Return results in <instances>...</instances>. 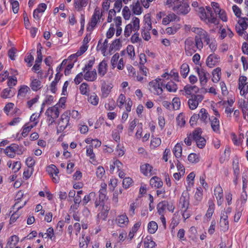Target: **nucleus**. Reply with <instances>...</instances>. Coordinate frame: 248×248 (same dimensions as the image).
I'll list each match as a JSON object with an SVG mask.
<instances>
[{
    "label": "nucleus",
    "instance_id": "obj_1",
    "mask_svg": "<svg viewBox=\"0 0 248 248\" xmlns=\"http://www.w3.org/2000/svg\"><path fill=\"white\" fill-rule=\"evenodd\" d=\"M203 46V42L199 37H195L194 40L192 38L189 37L185 41V50L187 56H192L197 49L201 50Z\"/></svg>",
    "mask_w": 248,
    "mask_h": 248
},
{
    "label": "nucleus",
    "instance_id": "obj_2",
    "mask_svg": "<svg viewBox=\"0 0 248 248\" xmlns=\"http://www.w3.org/2000/svg\"><path fill=\"white\" fill-rule=\"evenodd\" d=\"M165 86L162 82L161 78H156L153 80L149 83L148 89L150 92L155 95H160L162 94L163 89V87Z\"/></svg>",
    "mask_w": 248,
    "mask_h": 248
},
{
    "label": "nucleus",
    "instance_id": "obj_3",
    "mask_svg": "<svg viewBox=\"0 0 248 248\" xmlns=\"http://www.w3.org/2000/svg\"><path fill=\"white\" fill-rule=\"evenodd\" d=\"M140 29V19L138 17H134L132 18L130 23L127 24L124 29V35L126 37H129L132 31L138 32Z\"/></svg>",
    "mask_w": 248,
    "mask_h": 248
},
{
    "label": "nucleus",
    "instance_id": "obj_4",
    "mask_svg": "<svg viewBox=\"0 0 248 248\" xmlns=\"http://www.w3.org/2000/svg\"><path fill=\"white\" fill-rule=\"evenodd\" d=\"M202 130L201 128L196 129L192 133L193 140L196 143L197 146L202 149L205 146L206 141L204 137L202 136Z\"/></svg>",
    "mask_w": 248,
    "mask_h": 248
},
{
    "label": "nucleus",
    "instance_id": "obj_5",
    "mask_svg": "<svg viewBox=\"0 0 248 248\" xmlns=\"http://www.w3.org/2000/svg\"><path fill=\"white\" fill-rule=\"evenodd\" d=\"M59 114L60 112L57 105L49 108L45 112L50 124L54 122L55 120L59 117Z\"/></svg>",
    "mask_w": 248,
    "mask_h": 248
},
{
    "label": "nucleus",
    "instance_id": "obj_6",
    "mask_svg": "<svg viewBox=\"0 0 248 248\" xmlns=\"http://www.w3.org/2000/svg\"><path fill=\"white\" fill-rule=\"evenodd\" d=\"M191 31L197 34L195 37H200L201 41L203 39L206 44H209L210 35L206 31L198 27H192Z\"/></svg>",
    "mask_w": 248,
    "mask_h": 248
},
{
    "label": "nucleus",
    "instance_id": "obj_7",
    "mask_svg": "<svg viewBox=\"0 0 248 248\" xmlns=\"http://www.w3.org/2000/svg\"><path fill=\"white\" fill-rule=\"evenodd\" d=\"M152 29V23L150 18H147L144 20V23L142 28L141 35L143 38L148 41L151 38L150 31Z\"/></svg>",
    "mask_w": 248,
    "mask_h": 248
},
{
    "label": "nucleus",
    "instance_id": "obj_8",
    "mask_svg": "<svg viewBox=\"0 0 248 248\" xmlns=\"http://www.w3.org/2000/svg\"><path fill=\"white\" fill-rule=\"evenodd\" d=\"M69 111H65L61 115V119L57 127L58 131L61 132L65 129L69 124Z\"/></svg>",
    "mask_w": 248,
    "mask_h": 248
},
{
    "label": "nucleus",
    "instance_id": "obj_9",
    "mask_svg": "<svg viewBox=\"0 0 248 248\" xmlns=\"http://www.w3.org/2000/svg\"><path fill=\"white\" fill-rule=\"evenodd\" d=\"M238 26H236V31L240 36L245 35V30L248 27V18L246 17L240 18L238 20Z\"/></svg>",
    "mask_w": 248,
    "mask_h": 248
},
{
    "label": "nucleus",
    "instance_id": "obj_10",
    "mask_svg": "<svg viewBox=\"0 0 248 248\" xmlns=\"http://www.w3.org/2000/svg\"><path fill=\"white\" fill-rule=\"evenodd\" d=\"M203 99L202 95L197 94V95H192L191 97L188 101V104L190 109L194 110L198 106L199 104L202 101Z\"/></svg>",
    "mask_w": 248,
    "mask_h": 248
},
{
    "label": "nucleus",
    "instance_id": "obj_11",
    "mask_svg": "<svg viewBox=\"0 0 248 248\" xmlns=\"http://www.w3.org/2000/svg\"><path fill=\"white\" fill-rule=\"evenodd\" d=\"M180 209H188L189 205V194L186 191H184L180 198Z\"/></svg>",
    "mask_w": 248,
    "mask_h": 248
},
{
    "label": "nucleus",
    "instance_id": "obj_12",
    "mask_svg": "<svg viewBox=\"0 0 248 248\" xmlns=\"http://www.w3.org/2000/svg\"><path fill=\"white\" fill-rule=\"evenodd\" d=\"M19 146L17 144L13 143L10 146L7 147L4 151L5 154L11 158H13L15 156L16 153L20 154L18 152Z\"/></svg>",
    "mask_w": 248,
    "mask_h": 248
},
{
    "label": "nucleus",
    "instance_id": "obj_13",
    "mask_svg": "<svg viewBox=\"0 0 248 248\" xmlns=\"http://www.w3.org/2000/svg\"><path fill=\"white\" fill-rule=\"evenodd\" d=\"M196 72L198 74L199 80L202 86H204L208 81V78L209 75L203 69H200L199 67L196 68Z\"/></svg>",
    "mask_w": 248,
    "mask_h": 248
},
{
    "label": "nucleus",
    "instance_id": "obj_14",
    "mask_svg": "<svg viewBox=\"0 0 248 248\" xmlns=\"http://www.w3.org/2000/svg\"><path fill=\"white\" fill-rule=\"evenodd\" d=\"M117 225L121 228L126 227L129 223V219L125 214L117 216L116 219Z\"/></svg>",
    "mask_w": 248,
    "mask_h": 248
},
{
    "label": "nucleus",
    "instance_id": "obj_15",
    "mask_svg": "<svg viewBox=\"0 0 248 248\" xmlns=\"http://www.w3.org/2000/svg\"><path fill=\"white\" fill-rule=\"evenodd\" d=\"M219 57L213 53L208 56L206 61V64L209 67L212 68L216 65L219 61Z\"/></svg>",
    "mask_w": 248,
    "mask_h": 248
},
{
    "label": "nucleus",
    "instance_id": "obj_16",
    "mask_svg": "<svg viewBox=\"0 0 248 248\" xmlns=\"http://www.w3.org/2000/svg\"><path fill=\"white\" fill-rule=\"evenodd\" d=\"M112 87L113 86L112 84L107 83L106 82L103 81L101 87L102 97L103 98H107L110 93Z\"/></svg>",
    "mask_w": 248,
    "mask_h": 248
},
{
    "label": "nucleus",
    "instance_id": "obj_17",
    "mask_svg": "<svg viewBox=\"0 0 248 248\" xmlns=\"http://www.w3.org/2000/svg\"><path fill=\"white\" fill-rule=\"evenodd\" d=\"M101 13L100 9L98 7H96L94 9V11L93 15L92 16L91 22H90V26L92 29H93L96 25L99 19H101L100 18Z\"/></svg>",
    "mask_w": 248,
    "mask_h": 248
},
{
    "label": "nucleus",
    "instance_id": "obj_18",
    "mask_svg": "<svg viewBox=\"0 0 248 248\" xmlns=\"http://www.w3.org/2000/svg\"><path fill=\"white\" fill-rule=\"evenodd\" d=\"M184 0H165L164 4L169 7H172L173 11H176L179 8V6Z\"/></svg>",
    "mask_w": 248,
    "mask_h": 248
},
{
    "label": "nucleus",
    "instance_id": "obj_19",
    "mask_svg": "<svg viewBox=\"0 0 248 248\" xmlns=\"http://www.w3.org/2000/svg\"><path fill=\"white\" fill-rule=\"evenodd\" d=\"M211 128L214 132L217 134L220 133V124L218 118L212 116L210 118Z\"/></svg>",
    "mask_w": 248,
    "mask_h": 248
},
{
    "label": "nucleus",
    "instance_id": "obj_20",
    "mask_svg": "<svg viewBox=\"0 0 248 248\" xmlns=\"http://www.w3.org/2000/svg\"><path fill=\"white\" fill-rule=\"evenodd\" d=\"M179 7V9L174 12L179 15H186L188 14L190 10L189 4L187 2H184V0L181 2Z\"/></svg>",
    "mask_w": 248,
    "mask_h": 248
},
{
    "label": "nucleus",
    "instance_id": "obj_21",
    "mask_svg": "<svg viewBox=\"0 0 248 248\" xmlns=\"http://www.w3.org/2000/svg\"><path fill=\"white\" fill-rule=\"evenodd\" d=\"M84 72V78L88 81H94L97 78V73L95 69L93 71L86 70Z\"/></svg>",
    "mask_w": 248,
    "mask_h": 248
},
{
    "label": "nucleus",
    "instance_id": "obj_22",
    "mask_svg": "<svg viewBox=\"0 0 248 248\" xmlns=\"http://www.w3.org/2000/svg\"><path fill=\"white\" fill-rule=\"evenodd\" d=\"M214 194L216 197L218 205H220L223 201V190L222 187L219 186H217L214 190Z\"/></svg>",
    "mask_w": 248,
    "mask_h": 248
},
{
    "label": "nucleus",
    "instance_id": "obj_23",
    "mask_svg": "<svg viewBox=\"0 0 248 248\" xmlns=\"http://www.w3.org/2000/svg\"><path fill=\"white\" fill-rule=\"evenodd\" d=\"M30 87L33 91H37L42 87V81L39 79L31 78Z\"/></svg>",
    "mask_w": 248,
    "mask_h": 248
},
{
    "label": "nucleus",
    "instance_id": "obj_24",
    "mask_svg": "<svg viewBox=\"0 0 248 248\" xmlns=\"http://www.w3.org/2000/svg\"><path fill=\"white\" fill-rule=\"evenodd\" d=\"M153 167L149 164H144L140 166V170L141 172L145 176H151L153 175Z\"/></svg>",
    "mask_w": 248,
    "mask_h": 248
},
{
    "label": "nucleus",
    "instance_id": "obj_25",
    "mask_svg": "<svg viewBox=\"0 0 248 248\" xmlns=\"http://www.w3.org/2000/svg\"><path fill=\"white\" fill-rule=\"evenodd\" d=\"M184 90L185 92L186 95H187V97L188 98V96H191V97L192 95H196V94H194V92L196 93L198 90V88L195 86L187 85L185 86Z\"/></svg>",
    "mask_w": 248,
    "mask_h": 248
},
{
    "label": "nucleus",
    "instance_id": "obj_26",
    "mask_svg": "<svg viewBox=\"0 0 248 248\" xmlns=\"http://www.w3.org/2000/svg\"><path fill=\"white\" fill-rule=\"evenodd\" d=\"M150 183L152 187L159 188L163 186V182L158 177L154 176L152 177L150 181Z\"/></svg>",
    "mask_w": 248,
    "mask_h": 248
},
{
    "label": "nucleus",
    "instance_id": "obj_27",
    "mask_svg": "<svg viewBox=\"0 0 248 248\" xmlns=\"http://www.w3.org/2000/svg\"><path fill=\"white\" fill-rule=\"evenodd\" d=\"M107 67V63L105 61H103L99 63L98 67V73L100 76L103 77L106 74Z\"/></svg>",
    "mask_w": 248,
    "mask_h": 248
},
{
    "label": "nucleus",
    "instance_id": "obj_28",
    "mask_svg": "<svg viewBox=\"0 0 248 248\" xmlns=\"http://www.w3.org/2000/svg\"><path fill=\"white\" fill-rule=\"evenodd\" d=\"M108 199L107 197V191L99 190V201L96 200L95 202V207H98L101 202H104Z\"/></svg>",
    "mask_w": 248,
    "mask_h": 248
},
{
    "label": "nucleus",
    "instance_id": "obj_29",
    "mask_svg": "<svg viewBox=\"0 0 248 248\" xmlns=\"http://www.w3.org/2000/svg\"><path fill=\"white\" fill-rule=\"evenodd\" d=\"M208 209L205 214V217L210 219L214 212L215 204L212 200H209L208 201Z\"/></svg>",
    "mask_w": 248,
    "mask_h": 248
},
{
    "label": "nucleus",
    "instance_id": "obj_30",
    "mask_svg": "<svg viewBox=\"0 0 248 248\" xmlns=\"http://www.w3.org/2000/svg\"><path fill=\"white\" fill-rule=\"evenodd\" d=\"M198 115H199L200 120L204 123H206L208 120H210L208 113L205 108H202Z\"/></svg>",
    "mask_w": 248,
    "mask_h": 248
},
{
    "label": "nucleus",
    "instance_id": "obj_31",
    "mask_svg": "<svg viewBox=\"0 0 248 248\" xmlns=\"http://www.w3.org/2000/svg\"><path fill=\"white\" fill-rule=\"evenodd\" d=\"M19 241L18 237L16 235L12 236L7 243L6 248H13Z\"/></svg>",
    "mask_w": 248,
    "mask_h": 248
},
{
    "label": "nucleus",
    "instance_id": "obj_32",
    "mask_svg": "<svg viewBox=\"0 0 248 248\" xmlns=\"http://www.w3.org/2000/svg\"><path fill=\"white\" fill-rule=\"evenodd\" d=\"M108 41L105 39L103 43H101V40L98 42L97 46V50H100L104 56H106V52L108 47Z\"/></svg>",
    "mask_w": 248,
    "mask_h": 248
},
{
    "label": "nucleus",
    "instance_id": "obj_33",
    "mask_svg": "<svg viewBox=\"0 0 248 248\" xmlns=\"http://www.w3.org/2000/svg\"><path fill=\"white\" fill-rule=\"evenodd\" d=\"M155 243L151 236H147L144 241V248H155Z\"/></svg>",
    "mask_w": 248,
    "mask_h": 248
},
{
    "label": "nucleus",
    "instance_id": "obj_34",
    "mask_svg": "<svg viewBox=\"0 0 248 248\" xmlns=\"http://www.w3.org/2000/svg\"><path fill=\"white\" fill-rule=\"evenodd\" d=\"M177 16L174 13H170L168 14L166 17H164L162 20V24L164 25H168L170 22L175 20Z\"/></svg>",
    "mask_w": 248,
    "mask_h": 248
},
{
    "label": "nucleus",
    "instance_id": "obj_35",
    "mask_svg": "<svg viewBox=\"0 0 248 248\" xmlns=\"http://www.w3.org/2000/svg\"><path fill=\"white\" fill-rule=\"evenodd\" d=\"M88 3V0H74L75 7L78 10L86 7Z\"/></svg>",
    "mask_w": 248,
    "mask_h": 248
},
{
    "label": "nucleus",
    "instance_id": "obj_36",
    "mask_svg": "<svg viewBox=\"0 0 248 248\" xmlns=\"http://www.w3.org/2000/svg\"><path fill=\"white\" fill-rule=\"evenodd\" d=\"M212 74V81L215 83L217 82L219 80L221 77L220 68L218 67L214 69L213 71Z\"/></svg>",
    "mask_w": 248,
    "mask_h": 248
},
{
    "label": "nucleus",
    "instance_id": "obj_37",
    "mask_svg": "<svg viewBox=\"0 0 248 248\" xmlns=\"http://www.w3.org/2000/svg\"><path fill=\"white\" fill-rule=\"evenodd\" d=\"M158 229L157 224L154 221H150L148 224V231L151 234L155 233Z\"/></svg>",
    "mask_w": 248,
    "mask_h": 248
},
{
    "label": "nucleus",
    "instance_id": "obj_38",
    "mask_svg": "<svg viewBox=\"0 0 248 248\" xmlns=\"http://www.w3.org/2000/svg\"><path fill=\"white\" fill-rule=\"evenodd\" d=\"M30 91V89L28 86L26 85H22L18 90L17 96L24 97Z\"/></svg>",
    "mask_w": 248,
    "mask_h": 248
},
{
    "label": "nucleus",
    "instance_id": "obj_39",
    "mask_svg": "<svg viewBox=\"0 0 248 248\" xmlns=\"http://www.w3.org/2000/svg\"><path fill=\"white\" fill-rule=\"evenodd\" d=\"M202 191L199 188L197 189L196 192L194 195V204L197 205L199 204L200 202L202 201Z\"/></svg>",
    "mask_w": 248,
    "mask_h": 248
},
{
    "label": "nucleus",
    "instance_id": "obj_40",
    "mask_svg": "<svg viewBox=\"0 0 248 248\" xmlns=\"http://www.w3.org/2000/svg\"><path fill=\"white\" fill-rule=\"evenodd\" d=\"M182 152V148L180 143H177L174 146L173 153L176 158L181 156Z\"/></svg>",
    "mask_w": 248,
    "mask_h": 248
},
{
    "label": "nucleus",
    "instance_id": "obj_41",
    "mask_svg": "<svg viewBox=\"0 0 248 248\" xmlns=\"http://www.w3.org/2000/svg\"><path fill=\"white\" fill-rule=\"evenodd\" d=\"M164 86L170 92H175L177 90V84L171 81L168 82Z\"/></svg>",
    "mask_w": 248,
    "mask_h": 248
},
{
    "label": "nucleus",
    "instance_id": "obj_42",
    "mask_svg": "<svg viewBox=\"0 0 248 248\" xmlns=\"http://www.w3.org/2000/svg\"><path fill=\"white\" fill-rule=\"evenodd\" d=\"M189 71V66L187 63H183L181 66L180 74L181 76L186 78Z\"/></svg>",
    "mask_w": 248,
    "mask_h": 248
},
{
    "label": "nucleus",
    "instance_id": "obj_43",
    "mask_svg": "<svg viewBox=\"0 0 248 248\" xmlns=\"http://www.w3.org/2000/svg\"><path fill=\"white\" fill-rule=\"evenodd\" d=\"M132 11L134 14L137 15H140L141 13V7H140V3L138 1L133 3Z\"/></svg>",
    "mask_w": 248,
    "mask_h": 248
},
{
    "label": "nucleus",
    "instance_id": "obj_44",
    "mask_svg": "<svg viewBox=\"0 0 248 248\" xmlns=\"http://www.w3.org/2000/svg\"><path fill=\"white\" fill-rule=\"evenodd\" d=\"M90 241V238L88 237H84V235H82L81 238L79 239V248H87L88 243Z\"/></svg>",
    "mask_w": 248,
    "mask_h": 248
},
{
    "label": "nucleus",
    "instance_id": "obj_45",
    "mask_svg": "<svg viewBox=\"0 0 248 248\" xmlns=\"http://www.w3.org/2000/svg\"><path fill=\"white\" fill-rule=\"evenodd\" d=\"M80 93L83 95H88L90 91L89 85L86 83H82L79 88Z\"/></svg>",
    "mask_w": 248,
    "mask_h": 248
},
{
    "label": "nucleus",
    "instance_id": "obj_46",
    "mask_svg": "<svg viewBox=\"0 0 248 248\" xmlns=\"http://www.w3.org/2000/svg\"><path fill=\"white\" fill-rule=\"evenodd\" d=\"M180 29L179 25H174L170 27H168L166 29V33L169 35L175 34Z\"/></svg>",
    "mask_w": 248,
    "mask_h": 248
},
{
    "label": "nucleus",
    "instance_id": "obj_47",
    "mask_svg": "<svg viewBox=\"0 0 248 248\" xmlns=\"http://www.w3.org/2000/svg\"><path fill=\"white\" fill-rule=\"evenodd\" d=\"M47 171L52 176H53V175L57 176V174H58L59 172L58 169L54 165H51L48 167L47 168Z\"/></svg>",
    "mask_w": 248,
    "mask_h": 248
},
{
    "label": "nucleus",
    "instance_id": "obj_48",
    "mask_svg": "<svg viewBox=\"0 0 248 248\" xmlns=\"http://www.w3.org/2000/svg\"><path fill=\"white\" fill-rule=\"evenodd\" d=\"M88 101L92 105L96 106L98 104L99 98L95 93H93L88 98Z\"/></svg>",
    "mask_w": 248,
    "mask_h": 248
},
{
    "label": "nucleus",
    "instance_id": "obj_49",
    "mask_svg": "<svg viewBox=\"0 0 248 248\" xmlns=\"http://www.w3.org/2000/svg\"><path fill=\"white\" fill-rule=\"evenodd\" d=\"M188 160L192 163H197L199 162L200 158L198 155L191 153L188 156Z\"/></svg>",
    "mask_w": 248,
    "mask_h": 248
},
{
    "label": "nucleus",
    "instance_id": "obj_50",
    "mask_svg": "<svg viewBox=\"0 0 248 248\" xmlns=\"http://www.w3.org/2000/svg\"><path fill=\"white\" fill-rule=\"evenodd\" d=\"M196 11L198 12L201 20L205 21L207 19V16L205 10L203 7H199Z\"/></svg>",
    "mask_w": 248,
    "mask_h": 248
},
{
    "label": "nucleus",
    "instance_id": "obj_51",
    "mask_svg": "<svg viewBox=\"0 0 248 248\" xmlns=\"http://www.w3.org/2000/svg\"><path fill=\"white\" fill-rule=\"evenodd\" d=\"M121 46V43L119 39L115 40L111 44L109 47V51L110 52L113 50H118Z\"/></svg>",
    "mask_w": 248,
    "mask_h": 248
},
{
    "label": "nucleus",
    "instance_id": "obj_52",
    "mask_svg": "<svg viewBox=\"0 0 248 248\" xmlns=\"http://www.w3.org/2000/svg\"><path fill=\"white\" fill-rule=\"evenodd\" d=\"M110 1L109 0H106L104 2H103L102 4V10L100 15V18H102L103 16H104V14L105 12H107L109 8L110 5Z\"/></svg>",
    "mask_w": 248,
    "mask_h": 248
},
{
    "label": "nucleus",
    "instance_id": "obj_53",
    "mask_svg": "<svg viewBox=\"0 0 248 248\" xmlns=\"http://www.w3.org/2000/svg\"><path fill=\"white\" fill-rule=\"evenodd\" d=\"M13 93H12L11 88H6L2 91L1 96L3 98H7L12 96Z\"/></svg>",
    "mask_w": 248,
    "mask_h": 248
},
{
    "label": "nucleus",
    "instance_id": "obj_54",
    "mask_svg": "<svg viewBox=\"0 0 248 248\" xmlns=\"http://www.w3.org/2000/svg\"><path fill=\"white\" fill-rule=\"evenodd\" d=\"M109 210V208H108V207H107L106 209H105L104 206H103V210H102L98 214V218L99 219L105 220L107 217L108 211Z\"/></svg>",
    "mask_w": 248,
    "mask_h": 248
},
{
    "label": "nucleus",
    "instance_id": "obj_55",
    "mask_svg": "<svg viewBox=\"0 0 248 248\" xmlns=\"http://www.w3.org/2000/svg\"><path fill=\"white\" fill-rule=\"evenodd\" d=\"M161 143V140L158 138H153L151 141V147L153 148H155L158 147Z\"/></svg>",
    "mask_w": 248,
    "mask_h": 248
},
{
    "label": "nucleus",
    "instance_id": "obj_56",
    "mask_svg": "<svg viewBox=\"0 0 248 248\" xmlns=\"http://www.w3.org/2000/svg\"><path fill=\"white\" fill-rule=\"evenodd\" d=\"M46 235L45 238H49L51 240H54L55 236H54V230L52 227L48 228L46 230V232L44 233Z\"/></svg>",
    "mask_w": 248,
    "mask_h": 248
},
{
    "label": "nucleus",
    "instance_id": "obj_57",
    "mask_svg": "<svg viewBox=\"0 0 248 248\" xmlns=\"http://www.w3.org/2000/svg\"><path fill=\"white\" fill-rule=\"evenodd\" d=\"M105 173V170L104 168L102 166H99L97 167L96 174V176L99 179H103Z\"/></svg>",
    "mask_w": 248,
    "mask_h": 248
},
{
    "label": "nucleus",
    "instance_id": "obj_58",
    "mask_svg": "<svg viewBox=\"0 0 248 248\" xmlns=\"http://www.w3.org/2000/svg\"><path fill=\"white\" fill-rule=\"evenodd\" d=\"M157 212L159 215H163L165 210L166 209L164 202H159L157 206Z\"/></svg>",
    "mask_w": 248,
    "mask_h": 248
},
{
    "label": "nucleus",
    "instance_id": "obj_59",
    "mask_svg": "<svg viewBox=\"0 0 248 248\" xmlns=\"http://www.w3.org/2000/svg\"><path fill=\"white\" fill-rule=\"evenodd\" d=\"M180 100L178 97H174L172 101L171 106L175 110H177L180 107Z\"/></svg>",
    "mask_w": 248,
    "mask_h": 248
},
{
    "label": "nucleus",
    "instance_id": "obj_60",
    "mask_svg": "<svg viewBox=\"0 0 248 248\" xmlns=\"http://www.w3.org/2000/svg\"><path fill=\"white\" fill-rule=\"evenodd\" d=\"M232 166L234 176H239L240 170L238 160L233 161Z\"/></svg>",
    "mask_w": 248,
    "mask_h": 248
},
{
    "label": "nucleus",
    "instance_id": "obj_61",
    "mask_svg": "<svg viewBox=\"0 0 248 248\" xmlns=\"http://www.w3.org/2000/svg\"><path fill=\"white\" fill-rule=\"evenodd\" d=\"M93 146H88L86 147V155L89 156L90 159L94 160L95 158V155L93 152Z\"/></svg>",
    "mask_w": 248,
    "mask_h": 248
},
{
    "label": "nucleus",
    "instance_id": "obj_62",
    "mask_svg": "<svg viewBox=\"0 0 248 248\" xmlns=\"http://www.w3.org/2000/svg\"><path fill=\"white\" fill-rule=\"evenodd\" d=\"M126 50L130 58L133 59L135 56L134 46L132 45H128L127 46Z\"/></svg>",
    "mask_w": 248,
    "mask_h": 248
},
{
    "label": "nucleus",
    "instance_id": "obj_63",
    "mask_svg": "<svg viewBox=\"0 0 248 248\" xmlns=\"http://www.w3.org/2000/svg\"><path fill=\"white\" fill-rule=\"evenodd\" d=\"M95 197V194L94 192H91L89 195L84 196L83 199V204L86 205L91 200L92 198Z\"/></svg>",
    "mask_w": 248,
    "mask_h": 248
},
{
    "label": "nucleus",
    "instance_id": "obj_64",
    "mask_svg": "<svg viewBox=\"0 0 248 248\" xmlns=\"http://www.w3.org/2000/svg\"><path fill=\"white\" fill-rule=\"evenodd\" d=\"M133 183L132 179L130 177H125L123 181V186L125 188H127L131 185Z\"/></svg>",
    "mask_w": 248,
    "mask_h": 248
}]
</instances>
